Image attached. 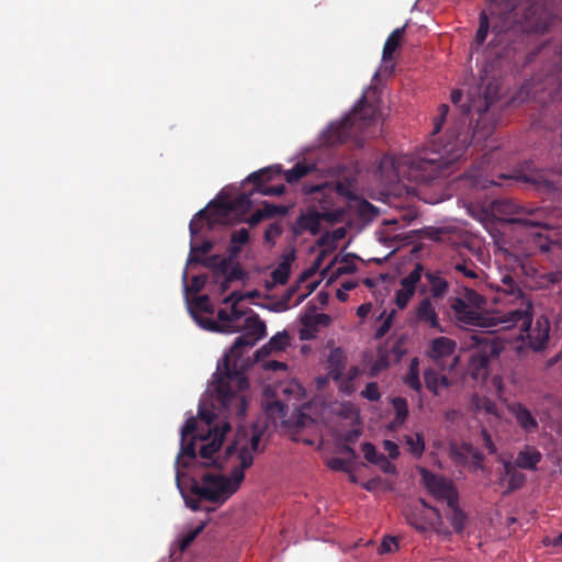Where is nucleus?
<instances>
[{
	"mask_svg": "<svg viewBox=\"0 0 562 562\" xmlns=\"http://www.w3.org/2000/svg\"><path fill=\"white\" fill-rule=\"evenodd\" d=\"M405 26L395 29L386 38L383 52H382V60L387 63L392 60L394 52L400 46L401 40L404 35Z\"/></svg>",
	"mask_w": 562,
	"mask_h": 562,
	"instance_id": "obj_30",
	"label": "nucleus"
},
{
	"mask_svg": "<svg viewBox=\"0 0 562 562\" xmlns=\"http://www.w3.org/2000/svg\"><path fill=\"white\" fill-rule=\"evenodd\" d=\"M456 348L454 340L440 336L430 341L427 356L439 371L452 370L458 362V357L454 355Z\"/></svg>",
	"mask_w": 562,
	"mask_h": 562,
	"instance_id": "obj_10",
	"label": "nucleus"
},
{
	"mask_svg": "<svg viewBox=\"0 0 562 562\" xmlns=\"http://www.w3.org/2000/svg\"><path fill=\"white\" fill-rule=\"evenodd\" d=\"M283 234V226L279 222H273L268 225L263 233L265 244L270 248L276 246V239Z\"/></svg>",
	"mask_w": 562,
	"mask_h": 562,
	"instance_id": "obj_39",
	"label": "nucleus"
},
{
	"mask_svg": "<svg viewBox=\"0 0 562 562\" xmlns=\"http://www.w3.org/2000/svg\"><path fill=\"white\" fill-rule=\"evenodd\" d=\"M192 306L202 313L212 314L214 312L210 297L206 294L195 296L192 301Z\"/></svg>",
	"mask_w": 562,
	"mask_h": 562,
	"instance_id": "obj_44",
	"label": "nucleus"
},
{
	"mask_svg": "<svg viewBox=\"0 0 562 562\" xmlns=\"http://www.w3.org/2000/svg\"><path fill=\"white\" fill-rule=\"evenodd\" d=\"M206 281H207L206 274L193 276L190 284L184 285V291L187 293H199L200 291H202L204 289Z\"/></svg>",
	"mask_w": 562,
	"mask_h": 562,
	"instance_id": "obj_46",
	"label": "nucleus"
},
{
	"mask_svg": "<svg viewBox=\"0 0 562 562\" xmlns=\"http://www.w3.org/2000/svg\"><path fill=\"white\" fill-rule=\"evenodd\" d=\"M217 318L220 323L207 319V318H196L198 322L205 328L212 331H220V333H236L240 330L239 325H233L232 318H229V312L220 308L217 312Z\"/></svg>",
	"mask_w": 562,
	"mask_h": 562,
	"instance_id": "obj_21",
	"label": "nucleus"
},
{
	"mask_svg": "<svg viewBox=\"0 0 562 562\" xmlns=\"http://www.w3.org/2000/svg\"><path fill=\"white\" fill-rule=\"evenodd\" d=\"M493 211L503 216L505 223L524 227H541L546 233H539V248L541 251H550L552 246H562V235L546 221V211L541 207H528L513 200H497L493 203Z\"/></svg>",
	"mask_w": 562,
	"mask_h": 562,
	"instance_id": "obj_6",
	"label": "nucleus"
},
{
	"mask_svg": "<svg viewBox=\"0 0 562 562\" xmlns=\"http://www.w3.org/2000/svg\"><path fill=\"white\" fill-rule=\"evenodd\" d=\"M323 217V214L317 211L300 214L292 226L293 235L301 236L305 232H310L314 236L319 234Z\"/></svg>",
	"mask_w": 562,
	"mask_h": 562,
	"instance_id": "obj_20",
	"label": "nucleus"
},
{
	"mask_svg": "<svg viewBox=\"0 0 562 562\" xmlns=\"http://www.w3.org/2000/svg\"><path fill=\"white\" fill-rule=\"evenodd\" d=\"M499 99V85L491 81L483 97L461 105V123L446 134L442 146L431 151V157H384L381 166L392 164L397 177L406 176L417 183H430L452 173L453 165L463 158L469 147L479 149L482 142L492 136L501 116L495 103Z\"/></svg>",
	"mask_w": 562,
	"mask_h": 562,
	"instance_id": "obj_1",
	"label": "nucleus"
},
{
	"mask_svg": "<svg viewBox=\"0 0 562 562\" xmlns=\"http://www.w3.org/2000/svg\"><path fill=\"white\" fill-rule=\"evenodd\" d=\"M196 428V419L189 417L181 428V447L178 459L181 457H187L192 460L196 458L195 440L199 439V434L194 435Z\"/></svg>",
	"mask_w": 562,
	"mask_h": 562,
	"instance_id": "obj_18",
	"label": "nucleus"
},
{
	"mask_svg": "<svg viewBox=\"0 0 562 562\" xmlns=\"http://www.w3.org/2000/svg\"><path fill=\"white\" fill-rule=\"evenodd\" d=\"M261 432L252 430L249 432L245 427H238L234 439L226 447V457L236 456L239 461L229 476L222 474L205 473L201 484L193 482L191 485L192 496H184V502L192 510L200 509L201 501L223 504L239 487L245 479V470L254 463V454L261 452Z\"/></svg>",
	"mask_w": 562,
	"mask_h": 562,
	"instance_id": "obj_4",
	"label": "nucleus"
},
{
	"mask_svg": "<svg viewBox=\"0 0 562 562\" xmlns=\"http://www.w3.org/2000/svg\"><path fill=\"white\" fill-rule=\"evenodd\" d=\"M280 173V166H271L250 173L246 181L254 184L252 192L260 193L262 195L279 196L284 193L285 186H269L267 182L271 181L274 176H279Z\"/></svg>",
	"mask_w": 562,
	"mask_h": 562,
	"instance_id": "obj_12",
	"label": "nucleus"
},
{
	"mask_svg": "<svg viewBox=\"0 0 562 562\" xmlns=\"http://www.w3.org/2000/svg\"><path fill=\"white\" fill-rule=\"evenodd\" d=\"M507 479L509 492L520 488L526 482L525 474L517 470H515Z\"/></svg>",
	"mask_w": 562,
	"mask_h": 562,
	"instance_id": "obj_51",
	"label": "nucleus"
},
{
	"mask_svg": "<svg viewBox=\"0 0 562 562\" xmlns=\"http://www.w3.org/2000/svg\"><path fill=\"white\" fill-rule=\"evenodd\" d=\"M423 273L424 266L422 263H416L414 269L401 280V288L395 293V304L400 310H403L407 306L409 300L416 291L417 284L419 283Z\"/></svg>",
	"mask_w": 562,
	"mask_h": 562,
	"instance_id": "obj_15",
	"label": "nucleus"
},
{
	"mask_svg": "<svg viewBox=\"0 0 562 562\" xmlns=\"http://www.w3.org/2000/svg\"><path fill=\"white\" fill-rule=\"evenodd\" d=\"M250 240L249 231L245 227L239 229H235L229 235L231 245L228 247V252L232 254V257H238L243 250V247L247 245Z\"/></svg>",
	"mask_w": 562,
	"mask_h": 562,
	"instance_id": "obj_29",
	"label": "nucleus"
},
{
	"mask_svg": "<svg viewBox=\"0 0 562 562\" xmlns=\"http://www.w3.org/2000/svg\"><path fill=\"white\" fill-rule=\"evenodd\" d=\"M261 211L263 213L265 218H272L277 215L284 216L289 212V207L285 205H277L273 203H270L268 201H265L262 203Z\"/></svg>",
	"mask_w": 562,
	"mask_h": 562,
	"instance_id": "obj_42",
	"label": "nucleus"
},
{
	"mask_svg": "<svg viewBox=\"0 0 562 562\" xmlns=\"http://www.w3.org/2000/svg\"><path fill=\"white\" fill-rule=\"evenodd\" d=\"M389 367V359L386 357H380L376 359L370 369L371 376L378 375L381 371L385 370Z\"/></svg>",
	"mask_w": 562,
	"mask_h": 562,
	"instance_id": "obj_56",
	"label": "nucleus"
},
{
	"mask_svg": "<svg viewBox=\"0 0 562 562\" xmlns=\"http://www.w3.org/2000/svg\"><path fill=\"white\" fill-rule=\"evenodd\" d=\"M335 192L344 198L353 199V192L348 183L336 182L334 186Z\"/></svg>",
	"mask_w": 562,
	"mask_h": 562,
	"instance_id": "obj_59",
	"label": "nucleus"
},
{
	"mask_svg": "<svg viewBox=\"0 0 562 562\" xmlns=\"http://www.w3.org/2000/svg\"><path fill=\"white\" fill-rule=\"evenodd\" d=\"M439 369L428 368L424 371V381L426 387L435 395L439 394L440 387H449L451 385L450 380L446 374L438 372Z\"/></svg>",
	"mask_w": 562,
	"mask_h": 562,
	"instance_id": "obj_26",
	"label": "nucleus"
},
{
	"mask_svg": "<svg viewBox=\"0 0 562 562\" xmlns=\"http://www.w3.org/2000/svg\"><path fill=\"white\" fill-rule=\"evenodd\" d=\"M294 260V252H290L289 255L283 256L282 261L278 265V267L271 272V278L277 284H285L289 280L291 273V265Z\"/></svg>",
	"mask_w": 562,
	"mask_h": 562,
	"instance_id": "obj_31",
	"label": "nucleus"
},
{
	"mask_svg": "<svg viewBox=\"0 0 562 562\" xmlns=\"http://www.w3.org/2000/svg\"><path fill=\"white\" fill-rule=\"evenodd\" d=\"M263 220H266L263 216V213H262L261 209H258L249 217L241 220V221L246 222L250 227H255Z\"/></svg>",
	"mask_w": 562,
	"mask_h": 562,
	"instance_id": "obj_61",
	"label": "nucleus"
},
{
	"mask_svg": "<svg viewBox=\"0 0 562 562\" xmlns=\"http://www.w3.org/2000/svg\"><path fill=\"white\" fill-rule=\"evenodd\" d=\"M327 465L334 471H347L346 461L340 458H333L328 460Z\"/></svg>",
	"mask_w": 562,
	"mask_h": 562,
	"instance_id": "obj_62",
	"label": "nucleus"
},
{
	"mask_svg": "<svg viewBox=\"0 0 562 562\" xmlns=\"http://www.w3.org/2000/svg\"><path fill=\"white\" fill-rule=\"evenodd\" d=\"M451 268L454 272L460 273L470 280L479 279L481 272V269L477 267V265L469 258H461L453 261L451 263Z\"/></svg>",
	"mask_w": 562,
	"mask_h": 562,
	"instance_id": "obj_28",
	"label": "nucleus"
},
{
	"mask_svg": "<svg viewBox=\"0 0 562 562\" xmlns=\"http://www.w3.org/2000/svg\"><path fill=\"white\" fill-rule=\"evenodd\" d=\"M221 256L218 255H212L207 258H201L198 255H189L188 263H200L204 266L205 268H209L212 270V273L214 272L217 261L220 260Z\"/></svg>",
	"mask_w": 562,
	"mask_h": 562,
	"instance_id": "obj_43",
	"label": "nucleus"
},
{
	"mask_svg": "<svg viewBox=\"0 0 562 562\" xmlns=\"http://www.w3.org/2000/svg\"><path fill=\"white\" fill-rule=\"evenodd\" d=\"M488 162V157L484 154L481 157V161L479 165L472 166L468 169L461 177L460 180L464 181L469 184L470 188L474 189H485L492 184H496V182L488 180L484 175V166Z\"/></svg>",
	"mask_w": 562,
	"mask_h": 562,
	"instance_id": "obj_19",
	"label": "nucleus"
},
{
	"mask_svg": "<svg viewBox=\"0 0 562 562\" xmlns=\"http://www.w3.org/2000/svg\"><path fill=\"white\" fill-rule=\"evenodd\" d=\"M361 450L366 460L373 464H376L379 462V457L383 456L376 451L375 447L371 442L362 443Z\"/></svg>",
	"mask_w": 562,
	"mask_h": 562,
	"instance_id": "obj_50",
	"label": "nucleus"
},
{
	"mask_svg": "<svg viewBox=\"0 0 562 562\" xmlns=\"http://www.w3.org/2000/svg\"><path fill=\"white\" fill-rule=\"evenodd\" d=\"M451 513L448 515V519L454 530L456 533H461L464 530L465 522L468 520V516L459 507V501H457L456 505L448 506Z\"/></svg>",
	"mask_w": 562,
	"mask_h": 562,
	"instance_id": "obj_36",
	"label": "nucleus"
},
{
	"mask_svg": "<svg viewBox=\"0 0 562 562\" xmlns=\"http://www.w3.org/2000/svg\"><path fill=\"white\" fill-rule=\"evenodd\" d=\"M475 346L469 362L471 376L479 380H486L490 363L497 359L504 350V341L496 336V330H486L471 336Z\"/></svg>",
	"mask_w": 562,
	"mask_h": 562,
	"instance_id": "obj_9",
	"label": "nucleus"
},
{
	"mask_svg": "<svg viewBox=\"0 0 562 562\" xmlns=\"http://www.w3.org/2000/svg\"><path fill=\"white\" fill-rule=\"evenodd\" d=\"M363 398H367L371 402H376L381 398V393L379 391V385L376 382H369L366 389L360 394Z\"/></svg>",
	"mask_w": 562,
	"mask_h": 562,
	"instance_id": "obj_49",
	"label": "nucleus"
},
{
	"mask_svg": "<svg viewBox=\"0 0 562 562\" xmlns=\"http://www.w3.org/2000/svg\"><path fill=\"white\" fill-rule=\"evenodd\" d=\"M347 363V356L341 348H334L330 350L327 358L328 376L335 382L341 380V374L345 371Z\"/></svg>",
	"mask_w": 562,
	"mask_h": 562,
	"instance_id": "obj_23",
	"label": "nucleus"
},
{
	"mask_svg": "<svg viewBox=\"0 0 562 562\" xmlns=\"http://www.w3.org/2000/svg\"><path fill=\"white\" fill-rule=\"evenodd\" d=\"M481 437H482V440H483V446L487 450V452L490 454H495L497 449H496V446L494 445V442L492 440V437H491L490 432L486 429L483 428L481 430Z\"/></svg>",
	"mask_w": 562,
	"mask_h": 562,
	"instance_id": "obj_57",
	"label": "nucleus"
},
{
	"mask_svg": "<svg viewBox=\"0 0 562 562\" xmlns=\"http://www.w3.org/2000/svg\"><path fill=\"white\" fill-rule=\"evenodd\" d=\"M448 112H449V106L447 104H441L439 106V116L436 119L435 124H434V130H432L434 135L441 131L442 124L446 120Z\"/></svg>",
	"mask_w": 562,
	"mask_h": 562,
	"instance_id": "obj_53",
	"label": "nucleus"
},
{
	"mask_svg": "<svg viewBox=\"0 0 562 562\" xmlns=\"http://www.w3.org/2000/svg\"><path fill=\"white\" fill-rule=\"evenodd\" d=\"M203 529H204V524H201L195 529L190 530L187 533L182 535V537L179 540L180 550L184 551L189 546H191V543L202 532Z\"/></svg>",
	"mask_w": 562,
	"mask_h": 562,
	"instance_id": "obj_48",
	"label": "nucleus"
},
{
	"mask_svg": "<svg viewBox=\"0 0 562 562\" xmlns=\"http://www.w3.org/2000/svg\"><path fill=\"white\" fill-rule=\"evenodd\" d=\"M237 257H232V254H229V252H228L227 257L220 258V260L217 261L216 268H215L214 272L212 273L213 282L220 281V279L222 277H224L228 273L231 266L233 265V261Z\"/></svg>",
	"mask_w": 562,
	"mask_h": 562,
	"instance_id": "obj_40",
	"label": "nucleus"
},
{
	"mask_svg": "<svg viewBox=\"0 0 562 562\" xmlns=\"http://www.w3.org/2000/svg\"><path fill=\"white\" fill-rule=\"evenodd\" d=\"M251 314L244 319L240 329L244 334L238 336L229 350L217 364L214 373V392L221 407L228 414L241 419L247 411L246 391L249 387L245 369L248 360L244 353L252 348L258 340L266 336V324L259 315L250 310Z\"/></svg>",
	"mask_w": 562,
	"mask_h": 562,
	"instance_id": "obj_3",
	"label": "nucleus"
},
{
	"mask_svg": "<svg viewBox=\"0 0 562 562\" xmlns=\"http://www.w3.org/2000/svg\"><path fill=\"white\" fill-rule=\"evenodd\" d=\"M207 211L206 209L200 210L191 220L189 224V231L192 238H194L200 231L202 229V220H205L207 217Z\"/></svg>",
	"mask_w": 562,
	"mask_h": 562,
	"instance_id": "obj_45",
	"label": "nucleus"
},
{
	"mask_svg": "<svg viewBox=\"0 0 562 562\" xmlns=\"http://www.w3.org/2000/svg\"><path fill=\"white\" fill-rule=\"evenodd\" d=\"M405 443L408 446L409 452L415 458H420L425 451V440L422 432H416L414 436H405Z\"/></svg>",
	"mask_w": 562,
	"mask_h": 562,
	"instance_id": "obj_38",
	"label": "nucleus"
},
{
	"mask_svg": "<svg viewBox=\"0 0 562 562\" xmlns=\"http://www.w3.org/2000/svg\"><path fill=\"white\" fill-rule=\"evenodd\" d=\"M226 277L229 278L232 282L236 280H244L246 278V272L239 263H235L234 266H231Z\"/></svg>",
	"mask_w": 562,
	"mask_h": 562,
	"instance_id": "obj_55",
	"label": "nucleus"
},
{
	"mask_svg": "<svg viewBox=\"0 0 562 562\" xmlns=\"http://www.w3.org/2000/svg\"><path fill=\"white\" fill-rule=\"evenodd\" d=\"M213 249V243L211 240H204L201 245L195 246L191 244L190 255L202 254L205 255Z\"/></svg>",
	"mask_w": 562,
	"mask_h": 562,
	"instance_id": "obj_58",
	"label": "nucleus"
},
{
	"mask_svg": "<svg viewBox=\"0 0 562 562\" xmlns=\"http://www.w3.org/2000/svg\"><path fill=\"white\" fill-rule=\"evenodd\" d=\"M450 306L460 326H474L497 331L498 329H510L515 327L519 321H522V324L527 327L530 325L528 311L531 306L529 303H526L522 308H513L507 312L493 314H486L475 310L461 297H453L450 302Z\"/></svg>",
	"mask_w": 562,
	"mask_h": 562,
	"instance_id": "obj_7",
	"label": "nucleus"
},
{
	"mask_svg": "<svg viewBox=\"0 0 562 562\" xmlns=\"http://www.w3.org/2000/svg\"><path fill=\"white\" fill-rule=\"evenodd\" d=\"M199 416L207 428L206 434H204V431L199 432L200 441L204 442L199 449V454L203 460V467L224 469L231 465L232 469H234L235 465L239 464L236 456L227 458L225 452L223 458L215 457V453L218 452L224 442L226 434L232 429L231 424L228 422H221V424L213 425L215 415L210 411L201 409ZM233 470H231V472Z\"/></svg>",
	"mask_w": 562,
	"mask_h": 562,
	"instance_id": "obj_8",
	"label": "nucleus"
},
{
	"mask_svg": "<svg viewBox=\"0 0 562 562\" xmlns=\"http://www.w3.org/2000/svg\"><path fill=\"white\" fill-rule=\"evenodd\" d=\"M403 381H404L405 385H407L412 390H414L418 393L422 391L423 385H422L420 378H419V360H418V358L412 359L409 367H408V372L404 376Z\"/></svg>",
	"mask_w": 562,
	"mask_h": 562,
	"instance_id": "obj_35",
	"label": "nucleus"
},
{
	"mask_svg": "<svg viewBox=\"0 0 562 562\" xmlns=\"http://www.w3.org/2000/svg\"><path fill=\"white\" fill-rule=\"evenodd\" d=\"M502 286L499 290L503 291L506 295L513 296V301L519 300V306L517 308L525 307L526 303H529L532 306V303L529 299L526 297L522 290L519 288L518 282L510 274H505L501 279Z\"/></svg>",
	"mask_w": 562,
	"mask_h": 562,
	"instance_id": "obj_25",
	"label": "nucleus"
},
{
	"mask_svg": "<svg viewBox=\"0 0 562 562\" xmlns=\"http://www.w3.org/2000/svg\"><path fill=\"white\" fill-rule=\"evenodd\" d=\"M380 115L379 105L369 102L366 95L355 104L349 114L340 122L331 123L322 134V142L326 146L352 143L357 147L364 145V136L369 128L375 124Z\"/></svg>",
	"mask_w": 562,
	"mask_h": 562,
	"instance_id": "obj_5",
	"label": "nucleus"
},
{
	"mask_svg": "<svg viewBox=\"0 0 562 562\" xmlns=\"http://www.w3.org/2000/svg\"><path fill=\"white\" fill-rule=\"evenodd\" d=\"M405 519L416 531L424 533L430 528L440 525L442 516L438 508H431V513H428L418 506H411L405 512Z\"/></svg>",
	"mask_w": 562,
	"mask_h": 562,
	"instance_id": "obj_14",
	"label": "nucleus"
},
{
	"mask_svg": "<svg viewBox=\"0 0 562 562\" xmlns=\"http://www.w3.org/2000/svg\"><path fill=\"white\" fill-rule=\"evenodd\" d=\"M392 406L395 411V417L391 423L392 428L402 426L408 416V404L406 398L396 396L392 400Z\"/></svg>",
	"mask_w": 562,
	"mask_h": 562,
	"instance_id": "obj_34",
	"label": "nucleus"
},
{
	"mask_svg": "<svg viewBox=\"0 0 562 562\" xmlns=\"http://www.w3.org/2000/svg\"><path fill=\"white\" fill-rule=\"evenodd\" d=\"M325 255L326 252L325 251H322L317 257L316 259L314 260L313 265L311 266V268H308L307 270H305L302 274V279H307L310 277H312L322 266L323 263V260L325 258Z\"/></svg>",
	"mask_w": 562,
	"mask_h": 562,
	"instance_id": "obj_54",
	"label": "nucleus"
},
{
	"mask_svg": "<svg viewBox=\"0 0 562 562\" xmlns=\"http://www.w3.org/2000/svg\"><path fill=\"white\" fill-rule=\"evenodd\" d=\"M530 316V324H532V306L528 311ZM520 325L524 331H528V345L533 351H542L548 344L550 336V323L544 316L537 318L535 326L529 325L528 327L519 321L515 326Z\"/></svg>",
	"mask_w": 562,
	"mask_h": 562,
	"instance_id": "obj_13",
	"label": "nucleus"
},
{
	"mask_svg": "<svg viewBox=\"0 0 562 562\" xmlns=\"http://www.w3.org/2000/svg\"><path fill=\"white\" fill-rule=\"evenodd\" d=\"M526 182H530L540 191H562V173L547 172L542 170L532 171L524 176Z\"/></svg>",
	"mask_w": 562,
	"mask_h": 562,
	"instance_id": "obj_16",
	"label": "nucleus"
},
{
	"mask_svg": "<svg viewBox=\"0 0 562 562\" xmlns=\"http://www.w3.org/2000/svg\"><path fill=\"white\" fill-rule=\"evenodd\" d=\"M270 349L273 352H281L286 349L290 345V336L286 331L277 333L274 336L270 338L268 341Z\"/></svg>",
	"mask_w": 562,
	"mask_h": 562,
	"instance_id": "obj_41",
	"label": "nucleus"
},
{
	"mask_svg": "<svg viewBox=\"0 0 562 562\" xmlns=\"http://www.w3.org/2000/svg\"><path fill=\"white\" fill-rule=\"evenodd\" d=\"M252 190L249 194L241 193L232 201L222 205L225 212H240L241 214H246L250 211L252 206V202L250 196L254 194Z\"/></svg>",
	"mask_w": 562,
	"mask_h": 562,
	"instance_id": "obj_32",
	"label": "nucleus"
},
{
	"mask_svg": "<svg viewBox=\"0 0 562 562\" xmlns=\"http://www.w3.org/2000/svg\"><path fill=\"white\" fill-rule=\"evenodd\" d=\"M312 170L313 167H310L304 162H297L293 168L285 171L284 177L288 183L293 184L307 176Z\"/></svg>",
	"mask_w": 562,
	"mask_h": 562,
	"instance_id": "obj_37",
	"label": "nucleus"
},
{
	"mask_svg": "<svg viewBox=\"0 0 562 562\" xmlns=\"http://www.w3.org/2000/svg\"><path fill=\"white\" fill-rule=\"evenodd\" d=\"M268 411L270 414L277 413L279 417H285L288 407L280 401H274L269 404Z\"/></svg>",
	"mask_w": 562,
	"mask_h": 562,
	"instance_id": "obj_60",
	"label": "nucleus"
},
{
	"mask_svg": "<svg viewBox=\"0 0 562 562\" xmlns=\"http://www.w3.org/2000/svg\"><path fill=\"white\" fill-rule=\"evenodd\" d=\"M353 258L355 257L350 254L345 255L340 261L341 266H339L336 270V274L342 276L353 273L357 270V266L353 261Z\"/></svg>",
	"mask_w": 562,
	"mask_h": 562,
	"instance_id": "obj_47",
	"label": "nucleus"
},
{
	"mask_svg": "<svg viewBox=\"0 0 562 562\" xmlns=\"http://www.w3.org/2000/svg\"><path fill=\"white\" fill-rule=\"evenodd\" d=\"M488 12L479 14V26L471 45L477 50L492 37L488 45L504 46L501 54L520 50L528 34H544L555 19V0H490ZM499 55V53H497Z\"/></svg>",
	"mask_w": 562,
	"mask_h": 562,
	"instance_id": "obj_2",
	"label": "nucleus"
},
{
	"mask_svg": "<svg viewBox=\"0 0 562 562\" xmlns=\"http://www.w3.org/2000/svg\"><path fill=\"white\" fill-rule=\"evenodd\" d=\"M425 278L429 284V291L432 299H442L449 291V282L439 271H427Z\"/></svg>",
	"mask_w": 562,
	"mask_h": 562,
	"instance_id": "obj_27",
	"label": "nucleus"
},
{
	"mask_svg": "<svg viewBox=\"0 0 562 562\" xmlns=\"http://www.w3.org/2000/svg\"><path fill=\"white\" fill-rule=\"evenodd\" d=\"M394 315H395V311H392L386 316V318L383 321V323L379 326V328L375 331L376 339H381L382 337H384L387 334V331L390 330V328L392 326Z\"/></svg>",
	"mask_w": 562,
	"mask_h": 562,
	"instance_id": "obj_52",
	"label": "nucleus"
},
{
	"mask_svg": "<svg viewBox=\"0 0 562 562\" xmlns=\"http://www.w3.org/2000/svg\"><path fill=\"white\" fill-rule=\"evenodd\" d=\"M422 479L427 491L437 499L447 503V506L456 505L459 494L452 481L436 475L426 469H422Z\"/></svg>",
	"mask_w": 562,
	"mask_h": 562,
	"instance_id": "obj_11",
	"label": "nucleus"
},
{
	"mask_svg": "<svg viewBox=\"0 0 562 562\" xmlns=\"http://www.w3.org/2000/svg\"><path fill=\"white\" fill-rule=\"evenodd\" d=\"M509 412L516 422L526 432H533L538 429V422L531 412L521 403H514L509 406Z\"/></svg>",
	"mask_w": 562,
	"mask_h": 562,
	"instance_id": "obj_22",
	"label": "nucleus"
},
{
	"mask_svg": "<svg viewBox=\"0 0 562 562\" xmlns=\"http://www.w3.org/2000/svg\"><path fill=\"white\" fill-rule=\"evenodd\" d=\"M376 464L384 473H395V465L391 463L385 456L379 457V462Z\"/></svg>",
	"mask_w": 562,
	"mask_h": 562,
	"instance_id": "obj_64",
	"label": "nucleus"
},
{
	"mask_svg": "<svg viewBox=\"0 0 562 562\" xmlns=\"http://www.w3.org/2000/svg\"><path fill=\"white\" fill-rule=\"evenodd\" d=\"M360 369L355 366L351 367L346 375L341 374V380L336 382L338 384V390L345 395H351L355 391V380L360 375Z\"/></svg>",
	"mask_w": 562,
	"mask_h": 562,
	"instance_id": "obj_33",
	"label": "nucleus"
},
{
	"mask_svg": "<svg viewBox=\"0 0 562 562\" xmlns=\"http://www.w3.org/2000/svg\"><path fill=\"white\" fill-rule=\"evenodd\" d=\"M542 460L541 452L533 446H525L517 453L515 465L522 470H536L538 463Z\"/></svg>",
	"mask_w": 562,
	"mask_h": 562,
	"instance_id": "obj_24",
	"label": "nucleus"
},
{
	"mask_svg": "<svg viewBox=\"0 0 562 562\" xmlns=\"http://www.w3.org/2000/svg\"><path fill=\"white\" fill-rule=\"evenodd\" d=\"M384 450L389 453L391 459H396L400 454L398 447L395 442L391 440H384L383 442Z\"/></svg>",
	"mask_w": 562,
	"mask_h": 562,
	"instance_id": "obj_63",
	"label": "nucleus"
},
{
	"mask_svg": "<svg viewBox=\"0 0 562 562\" xmlns=\"http://www.w3.org/2000/svg\"><path fill=\"white\" fill-rule=\"evenodd\" d=\"M415 319L418 324H422L429 329H434L438 333H445V328L440 324L439 315L429 297H424L416 306Z\"/></svg>",
	"mask_w": 562,
	"mask_h": 562,
	"instance_id": "obj_17",
	"label": "nucleus"
}]
</instances>
